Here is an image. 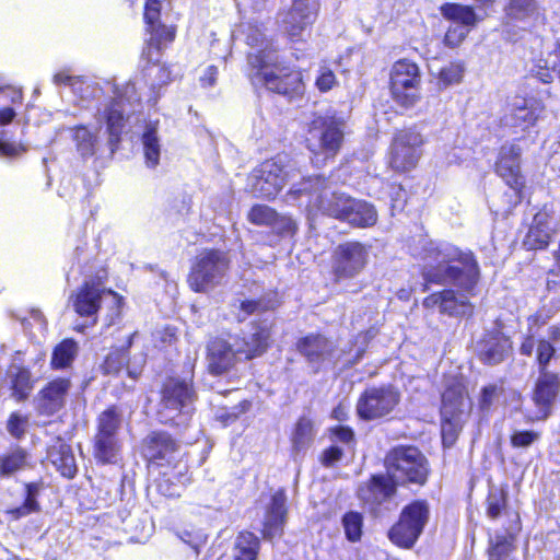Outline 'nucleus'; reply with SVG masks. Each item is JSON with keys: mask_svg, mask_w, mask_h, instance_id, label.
<instances>
[{"mask_svg": "<svg viewBox=\"0 0 560 560\" xmlns=\"http://www.w3.org/2000/svg\"><path fill=\"white\" fill-rule=\"evenodd\" d=\"M550 229L542 224L540 215H536L527 234V244L533 248H542L549 244Z\"/></svg>", "mask_w": 560, "mask_h": 560, "instance_id": "nucleus-46", "label": "nucleus"}, {"mask_svg": "<svg viewBox=\"0 0 560 560\" xmlns=\"http://www.w3.org/2000/svg\"><path fill=\"white\" fill-rule=\"evenodd\" d=\"M422 276L427 282L453 284L471 290L479 276L478 265L469 253H460L450 245L429 242L423 246Z\"/></svg>", "mask_w": 560, "mask_h": 560, "instance_id": "nucleus-1", "label": "nucleus"}, {"mask_svg": "<svg viewBox=\"0 0 560 560\" xmlns=\"http://www.w3.org/2000/svg\"><path fill=\"white\" fill-rule=\"evenodd\" d=\"M248 67L253 85H264L271 92L290 97L301 95L304 91L301 72L281 66L276 50H270L265 56L250 54Z\"/></svg>", "mask_w": 560, "mask_h": 560, "instance_id": "nucleus-2", "label": "nucleus"}, {"mask_svg": "<svg viewBox=\"0 0 560 560\" xmlns=\"http://www.w3.org/2000/svg\"><path fill=\"white\" fill-rule=\"evenodd\" d=\"M556 353V347L546 339H540L536 348V360L539 365V372H549L547 366Z\"/></svg>", "mask_w": 560, "mask_h": 560, "instance_id": "nucleus-55", "label": "nucleus"}, {"mask_svg": "<svg viewBox=\"0 0 560 560\" xmlns=\"http://www.w3.org/2000/svg\"><path fill=\"white\" fill-rule=\"evenodd\" d=\"M249 406L250 404L247 400H243L238 405L234 406L230 412H225L219 418L225 423L235 421L240 415L245 413L249 409Z\"/></svg>", "mask_w": 560, "mask_h": 560, "instance_id": "nucleus-62", "label": "nucleus"}, {"mask_svg": "<svg viewBox=\"0 0 560 560\" xmlns=\"http://www.w3.org/2000/svg\"><path fill=\"white\" fill-rule=\"evenodd\" d=\"M343 141V121L334 116H317L310 124L306 145L316 164L334 158Z\"/></svg>", "mask_w": 560, "mask_h": 560, "instance_id": "nucleus-5", "label": "nucleus"}, {"mask_svg": "<svg viewBox=\"0 0 560 560\" xmlns=\"http://www.w3.org/2000/svg\"><path fill=\"white\" fill-rule=\"evenodd\" d=\"M278 305V299L276 293H267L262 298L257 301L247 300L243 301L240 304L241 313L237 314V318L240 322H243L247 318L248 315L254 313H260L268 310H273Z\"/></svg>", "mask_w": 560, "mask_h": 560, "instance_id": "nucleus-40", "label": "nucleus"}, {"mask_svg": "<svg viewBox=\"0 0 560 560\" xmlns=\"http://www.w3.org/2000/svg\"><path fill=\"white\" fill-rule=\"evenodd\" d=\"M37 510L38 503L36 502L34 495L28 490V494L27 498L25 499V502L19 508L9 510L8 513L12 516V518L18 520Z\"/></svg>", "mask_w": 560, "mask_h": 560, "instance_id": "nucleus-60", "label": "nucleus"}, {"mask_svg": "<svg viewBox=\"0 0 560 560\" xmlns=\"http://www.w3.org/2000/svg\"><path fill=\"white\" fill-rule=\"evenodd\" d=\"M300 175L287 155H278L258 165L248 177L250 192L258 198H275L281 189Z\"/></svg>", "mask_w": 560, "mask_h": 560, "instance_id": "nucleus-4", "label": "nucleus"}, {"mask_svg": "<svg viewBox=\"0 0 560 560\" xmlns=\"http://www.w3.org/2000/svg\"><path fill=\"white\" fill-rule=\"evenodd\" d=\"M362 515L358 512H349L342 518L346 536L351 541H357L362 535Z\"/></svg>", "mask_w": 560, "mask_h": 560, "instance_id": "nucleus-54", "label": "nucleus"}, {"mask_svg": "<svg viewBox=\"0 0 560 560\" xmlns=\"http://www.w3.org/2000/svg\"><path fill=\"white\" fill-rule=\"evenodd\" d=\"M399 401L400 393L392 385L370 387L360 396L357 411L365 420H376L389 415Z\"/></svg>", "mask_w": 560, "mask_h": 560, "instance_id": "nucleus-10", "label": "nucleus"}, {"mask_svg": "<svg viewBox=\"0 0 560 560\" xmlns=\"http://www.w3.org/2000/svg\"><path fill=\"white\" fill-rule=\"evenodd\" d=\"M342 450L338 446H331L327 450L324 451L323 455H322V463L325 465V466H332L334 464H336L337 462H339L342 457Z\"/></svg>", "mask_w": 560, "mask_h": 560, "instance_id": "nucleus-63", "label": "nucleus"}, {"mask_svg": "<svg viewBox=\"0 0 560 560\" xmlns=\"http://www.w3.org/2000/svg\"><path fill=\"white\" fill-rule=\"evenodd\" d=\"M376 221L377 212L375 208L364 200L354 198L346 222L358 228H369L373 226Z\"/></svg>", "mask_w": 560, "mask_h": 560, "instance_id": "nucleus-32", "label": "nucleus"}, {"mask_svg": "<svg viewBox=\"0 0 560 560\" xmlns=\"http://www.w3.org/2000/svg\"><path fill=\"white\" fill-rule=\"evenodd\" d=\"M424 137L416 128L397 130L388 152V165L397 173L413 170L423 153Z\"/></svg>", "mask_w": 560, "mask_h": 560, "instance_id": "nucleus-8", "label": "nucleus"}, {"mask_svg": "<svg viewBox=\"0 0 560 560\" xmlns=\"http://www.w3.org/2000/svg\"><path fill=\"white\" fill-rule=\"evenodd\" d=\"M237 35L242 36L245 43L250 47V54L265 56L266 52L275 50L270 42L266 38L260 26L252 23H242L237 30Z\"/></svg>", "mask_w": 560, "mask_h": 560, "instance_id": "nucleus-31", "label": "nucleus"}, {"mask_svg": "<svg viewBox=\"0 0 560 560\" xmlns=\"http://www.w3.org/2000/svg\"><path fill=\"white\" fill-rule=\"evenodd\" d=\"M247 219L256 225H269L282 232H294L296 229L295 222L289 217H280L272 208L266 205L254 206Z\"/></svg>", "mask_w": 560, "mask_h": 560, "instance_id": "nucleus-28", "label": "nucleus"}, {"mask_svg": "<svg viewBox=\"0 0 560 560\" xmlns=\"http://www.w3.org/2000/svg\"><path fill=\"white\" fill-rule=\"evenodd\" d=\"M229 267L230 259L226 253L206 249L196 257L188 283L195 292H208L222 282Z\"/></svg>", "mask_w": 560, "mask_h": 560, "instance_id": "nucleus-7", "label": "nucleus"}, {"mask_svg": "<svg viewBox=\"0 0 560 560\" xmlns=\"http://www.w3.org/2000/svg\"><path fill=\"white\" fill-rule=\"evenodd\" d=\"M318 72L319 73L315 82L317 89L320 92L330 91L337 84L335 73L326 66H322Z\"/></svg>", "mask_w": 560, "mask_h": 560, "instance_id": "nucleus-59", "label": "nucleus"}, {"mask_svg": "<svg viewBox=\"0 0 560 560\" xmlns=\"http://www.w3.org/2000/svg\"><path fill=\"white\" fill-rule=\"evenodd\" d=\"M118 436L104 435L95 433L93 454L94 457L102 464L115 462L119 452Z\"/></svg>", "mask_w": 560, "mask_h": 560, "instance_id": "nucleus-33", "label": "nucleus"}, {"mask_svg": "<svg viewBox=\"0 0 560 560\" xmlns=\"http://www.w3.org/2000/svg\"><path fill=\"white\" fill-rule=\"evenodd\" d=\"M423 306L427 308L439 307L441 313L451 316H466L472 313V305L468 300L463 295L456 296L452 290H444L427 296L423 300Z\"/></svg>", "mask_w": 560, "mask_h": 560, "instance_id": "nucleus-23", "label": "nucleus"}, {"mask_svg": "<svg viewBox=\"0 0 560 560\" xmlns=\"http://www.w3.org/2000/svg\"><path fill=\"white\" fill-rule=\"evenodd\" d=\"M177 450L176 442L165 432L153 433L150 436L148 453L149 460L163 459L168 457Z\"/></svg>", "mask_w": 560, "mask_h": 560, "instance_id": "nucleus-34", "label": "nucleus"}, {"mask_svg": "<svg viewBox=\"0 0 560 560\" xmlns=\"http://www.w3.org/2000/svg\"><path fill=\"white\" fill-rule=\"evenodd\" d=\"M508 492L503 488H491L487 498V515L497 518L506 505Z\"/></svg>", "mask_w": 560, "mask_h": 560, "instance_id": "nucleus-51", "label": "nucleus"}, {"mask_svg": "<svg viewBox=\"0 0 560 560\" xmlns=\"http://www.w3.org/2000/svg\"><path fill=\"white\" fill-rule=\"evenodd\" d=\"M287 495L284 490H278L271 499L264 523V536L273 539L282 534L287 516Z\"/></svg>", "mask_w": 560, "mask_h": 560, "instance_id": "nucleus-25", "label": "nucleus"}, {"mask_svg": "<svg viewBox=\"0 0 560 560\" xmlns=\"http://www.w3.org/2000/svg\"><path fill=\"white\" fill-rule=\"evenodd\" d=\"M270 339V330L268 325H254L244 332L242 337L235 338V347H237L241 357L250 360L260 357L268 348Z\"/></svg>", "mask_w": 560, "mask_h": 560, "instance_id": "nucleus-22", "label": "nucleus"}, {"mask_svg": "<svg viewBox=\"0 0 560 560\" xmlns=\"http://www.w3.org/2000/svg\"><path fill=\"white\" fill-rule=\"evenodd\" d=\"M538 7L536 0H510L505 12L508 16L514 20H525L537 13Z\"/></svg>", "mask_w": 560, "mask_h": 560, "instance_id": "nucleus-45", "label": "nucleus"}, {"mask_svg": "<svg viewBox=\"0 0 560 560\" xmlns=\"http://www.w3.org/2000/svg\"><path fill=\"white\" fill-rule=\"evenodd\" d=\"M463 417L464 416H455V417H442V439L443 444L447 447H451L463 428Z\"/></svg>", "mask_w": 560, "mask_h": 560, "instance_id": "nucleus-48", "label": "nucleus"}, {"mask_svg": "<svg viewBox=\"0 0 560 560\" xmlns=\"http://www.w3.org/2000/svg\"><path fill=\"white\" fill-rule=\"evenodd\" d=\"M396 481L388 475H374L358 488V497L365 504L380 505L396 492Z\"/></svg>", "mask_w": 560, "mask_h": 560, "instance_id": "nucleus-19", "label": "nucleus"}, {"mask_svg": "<svg viewBox=\"0 0 560 560\" xmlns=\"http://www.w3.org/2000/svg\"><path fill=\"white\" fill-rule=\"evenodd\" d=\"M121 415L115 407H110L100 413L97 418L96 433L104 435L118 436L121 427Z\"/></svg>", "mask_w": 560, "mask_h": 560, "instance_id": "nucleus-42", "label": "nucleus"}, {"mask_svg": "<svg viewBox=\"0 0 560 560\" xmlns=\"http://www.w3.org/2000/svg\"><path fill=\"white\" fill-rule=\"evenodd\" d=\"M27 464V454L22 448H15L0 459V474L9 476L23 469Z\"/></svg>", "mask_w": 560, "mask_h": 560, "instance_id": "nucleus-44", "label": "nucleus"}, {"mask_svg": "<svg viewBox=\"0 0 560 560\" xmlns=\"http://www.w3.org/2000/svg\"><path fill=\"white\" fill-rule=\"evenodd\" d=\"M196 399L192 386L186 381L170 380L162 390V409L159 411L162 422H174L179 413H189Z\"/></svg>", "mask_w": 560, "mask_h": 560, "instance_id": "nucleus-12", "label": "nucleus"}, {"mask_svg": "<svg viewBox=\"0 0 560 560\" xmlns=\"http://www.w3.org/2000/svg\"><path fill=\"white\" fill-rule=\"evenodd\" d=\"M560 392V378L553 372H539L535 384L533 400L541 412V418L546 419Z\"/></svg>", "mask_w": 560, "mask_h": 560, "instance_id": "nucleus-21", "label": "nucleus"}, {"mask_svg": "<svg viewBox=\"0 0 560 560\" xmlns=\"http://www.w3.org/2000/svg\"><path fill=\"white\" fill-rule=\"evenodd\" d=\"M243 359L235 347V341L214 339L208 346V366L212 374H223Z\"/></svg>", "mask_w": 560, "mask_h": 560, "instance_id": "nucleus-17", "label": "nucleus"}, {"mask_svg": "<svg viewBox=\"0 0 560 560\" xmlns=\"http://www.w3.org/2000/svg\"><path fill=\"white\" fill-rule=\"evenodd\" d=\"M368 247L360 242L339 244L332 254V273L336 281L352 279L368 262Z\"/></svg>", "mask_w": 560, "mask_h": 560, "instance_id": "nucleus-11", "label": "nucleus"}, {"mask_svg": "<svg viewBox=\"0 0 560 560\" xmlns=\"http://www.w3.org/2000/svg\"><path fill=\"white\" fill-rule=\"evenodd\" d=\"M387 475L397 483L424 485L429 475L428 460L412 446H398L385 457Z\"/></svg>", "mask_w": 560, "mask_h": 560, "instance_id": "nucleus-6", "label": "nucleus"}, {"mask_svg": "<svg viewBox=\"0 0 560 560\" xmlns=\"http://www.w3.org/2000/svg\"><path fill=\"white\" fill-rule=\"evenodd\" d=\"M128 355L125 351L115 350L109 352L104 362L101 364V370L106 375H117L126 365Z\"/></svg>", "mask_w": 560, "mask_h": 560, "instance_id": "nucleus-53", "label": "nucleus"}, {"mask_svg": "<svg viewBox=\"0 0 560 560\" xmlns=\"http://www.w3.org/2000/svg\"><path fill=\"white\" fill-rule=\"evenodd\" d=\"M444 18L455 22V25H463L466 28L474 26L478 19L471 7L457 3H445L441 7Z\"/></svg>", "mask_w": 560, "mask_h": 560, "instance_id": "nucleus-37", "label": "nucleus"}, {"mask_svg": "<svg viewBox=\"0 0 560 560\" xmlns=\"http://www.w3.org/2000/svg\"><path fill=\"white\" fill-rule=\"evenodd\" d=\"M27 422H28V420L26 417H24L20 413L13 412L9 417V420L7 423V430L12 436L20 439L25 433Z\"/></svg>", "mask_w": 560, "mask_h": 560, "instance_id": "nucleus-57", "label": "nucleus"}, {"mask_svg": "<svg viewBox=\"0 0 560 560\" xmlns=\"http://www.w3.org/2000/svg\"><path fill=\"white\" fill-rule=\"evenodd\" d=\"M538 115L537 106L525 98H517L513 104L511 120L513 126L526 129L536 122Z\"/></svg>", "mask_w": 560, "mask_h": 560, "instance_id": "nucleus-35", "label": "nucleus"}, {"mask_svg": "<svg viewBox=\"0 0 560 560\" xmlns=\"http://www.w3.org/2000/svg\"><path fill=\"white\" fill-rule=\"evenodd\" d=\"M180 539L189 545L197 553L199 552V548L206 542V537L202 534L192 535L188 532H185L180 536Z\"/></svg>", "mask_w": 560, "mask_h": 560, "instance_id": "nucleus-64", "label": "nucleus"}, {"mask_svg": "<svg viewBox=\"0 0 560 560\" xmlns=\"http://www.w3.org/2000/svg\"><path fill=\"white\" fill-rule=\"evenodd\" d=\"M522 150L517 144L501 147L495 163V173L516 192L524 187V177L521 173L520 159Z\"/></svg>", "mask_w": 560, "mask_h": 560, "instance_id": "nucleus-14", "label": "nucleus"}, {"mask_svg": "<svg viewBox=\"0 0 560 560\" xmlns=\"http://www.w3.org/2000/svg\"><path fill=\"white\" fill-rule=\"evenodd\" d=\"M70 388L69 378L59 377L49 382L35 397L38 412L50 416L59 411L65 406Z\"/></svg>", "mask_w": 560, "mask_h": 560, "instance_id": "nucleus-15", "label": "nucleus"}, {"mask_svg": "<svg viewBox=\"0 0 560 560\" xmlns=\"http://www.w3.org/2000/svg\"><path fill=\"white\" fill-rule=\"evenodd\" d=\"M468 33L469 28H466L463 25H452L448 27L444 36V43L448 47H457L466 38Z\"/></svg>", "mask_w": 560, "mask_h": 560, "instance_id": "nucleus-58", "label": "nucleus"}, {"mask_svg": "<svg viewBox=\"0 0 560 560\" xmlns=\"http://www.w3.org/2000/svg\"><path fill=\"white\" fill-rule=\"evenodd\" d=\"M288 196L293 199L307 198L305 205L308 214L315 217L318 212L346 222L353 199L343 192L329 191L326 179L322 176L303 178L292 184Z\"/></svg>", "mask_w": 560, "mask_h": 560, "instance_id": "nucleus-3", "label": "nucleus"}, {"mask_svg": "<svg viewBox=\"0 0 560 560\" xmlns=\"http://www.w3.org/2000/svg\"><path fill=\"white\" fill-rule=\"evenodd\" d=\"M512 535H498L488 550L489 560H506L513 550Z\"/></svg>", "mask_w": 560, "mask_h": 560, "instance_id": "nucleus-49", "label": "nucleus"}, {"mask_svg": "<svg viewBox=\"0 0 560 560\" xmlns=\"http://www.w3.org/2000/svg\"><path fill=\"white\" fill-rule=\"evenodd\" d=\"M421 533L407 523L400 515L399 521L390 528L388 537L395 545L402 548H411Z\"/></svg>", "mask_w": 560, "mask_h": 560, "instance_id": "nucleus-36", "label": "nucleus"}, {"mask_svg": "<svg viewBox=\"0 0 560 560\" xmlns=\"http://www.w3.org/2000/svg\"><path fill=\"white\" fill-rule=\"evenodd\" d=\"M258 539L252 533H241L235 544V560H255L258 549Z\"/></svg>", "mask_w": 560, "mask_h": 560, "instance_id": "nucleus-43", "label": "nucleus"}, {"mask_svg": "<svg viewBox=\"0 0 560 560\" xmlns=\"http://www.w3.org/2000/svg\"><path fill=\"white\" fill-rule=\"evenodd\" d=\"M314 428L310 419L301 418L292 435L293 451L299 454L308 448L313 442Z\"/></svg>", "mask_w": 560, "mask_h": 560, "instance_id": "nucleus-41", "label": "nucleus"}, {"mask_svg": "<svg viewBox=\"0 0 560 560\" xmlns=\"http://www.w3.org/2000/svg\"><path fill=\"white\" fill-rule=\"evenodd\" d=\"M296 349L314 373L331 364L337 352L335 342L320 334H311L301 338Z\"/></svg>", "mask_w": 560, "mask_h": 560, "instance_id": "nucleus-13", "label": "nucleus"}, {"mask_svg": "<svg viewBox=\"0 0 560 560\" xmlns=\"http://www.w3.org/2000/svg\"><path fill=\"white\" fill-rule=\"evenodd\" d=\"M540 438L539 432L526 430V431H515L511 435V444L513 447H529L533 443L538 441Z\"/></svg>", "mask_w": 560, "mask_h": 560, "instance_id": "nucleus-56", "label": "nucleus"}, {"mask_svg": "<svg viewBox=\"0 0 560 560\" xmlns=\"http://www.w3.org/2000/svg\"><path fill=\"white\" fill-rule=\"evenodd\" d=\"M315 19V14L302 12L291 7L279 13L278 23L282 32H284L291 40H301Z\"/></svg>", "mask_w": 560, "mask_h": 560, "instance_id": "nucleus-24", "label": "nucleus"}, {"mask_svg": "<svg viewBox=\"0 0 560 560\" xmlns=\"http://www.w3.org/2000/svg\"><path fill=\"white\" fill-rule=\"evenodd\" d=\"M400 515L422 534L430 516L429 504L425 501H415L405 506Z\"/></svg>", "mask_w": 560, "mask_h": 560, "instance_id": "nucleus-38", "label": "nucleus"}, {"mask_svg": "<svg viewBox=\"0 0 560 560\" xmlns=\"http://www.w3.org/2000/svg\"><path fill=\"white\" fill-rule=\"evenodd\" d=\"M7 380L10 382L12 397L18 401L25 400L33 389L34 382L31 372L20 361V353L13 359L8 369Z\"/></svg>", "mask_w": 560, "mask_h": 560, "instance_id": "nucleus-27", "label": "nucleus"}, {"mask_svg": "<svg viewBox=\"0 0 560 560\" xmlns=\"http://www.w3.org/2000/svg\"><path fill=\"white\" fill-rule=\"evenodd\" d=\"M161 3L159 0H147L144 18L149 25L150 39H149V58L151 57V49L158 52L162 49L163 45L172 42L175 37V30L165 25L156 23L160 16Z\"/></svg>", "mask_w": 560, "mask_h": 560, "instance_id": "nucleus-20", "label": "nucleus"}, {"mask_svg": "<svg viewBox=\"0 0 560 560\" xmlns=\"http://www.w3.org/2000/svg\"><path fill=\"white\" fill-rule=\"evenodd\" d=\"M78 343L72 339H65L56 346L51 357L54 369L69 368L78 354Z\"/></svg>", "mask_w": 560, "mask_h": 560, "instance_id": "nucleus-39", "label": "nucleus"}, {"mask_svg": "<svg viewBox=\"0 0 560 560\" xmlns=\"http://www.w3.org/2000/svg\"><path fill=\"white\" fill-rule=\"evenodd\" d=\"M102 117L105 119L109 133L112 151L115 150L119 135L125 126V104L121 100L110 101L104 108Z\"/></svg>", "mask_w": 560, "mask_h": 560, "instance_id": "nucleus-30", "label": "nucleus"}, {"mask_svg": "<svg viewBox=\"0 0 560 560\" xmlns=\"http://www.w3.org/2000/svg\"><path fill=\"white\" fill-rule=\"evenodd\" d=\"M471 409L466 387L459 377L448 378L442 394V417L466 416Z\"/></svg>", "mask_w": 560, "mask_h": 560, "instance_id": "nucleus-16", "label": "nucleus"}, {"mask_svg": "<svg viewBox=\"0 0 560 560\" xmlns=\"http://www.w3.org/2000/svg\"><path fill=\"white\" fill-rule=\"evenodd\" d=\"M512 343L500 331H488L477 342L476 351L480 361L489 365L501 363L510 353Z\"/></svg>", "mask_w": 560, "mask_h": 560, "instance_id": "nucleus-18", "label": "nucleus"}, {"mask_svg": "<svg viewBox=\"0 0 560 560\" xmlns=\"http://www.w3.org/2000/svg\"><path fill=\"white\" fill-rule=\"evenodd\" d=\"M464 68L459 63H450L442 68L438 77L440 89H446L452 84L459 83L463 79Z\"/></svg>", "mask_w": 560, "mask_h": 560, "instance_id": "nucleus-52", "label": "nucleus"}, {"mask_svg": "<svg viewBox=\"0 0 560 560\" xmlns=\"http://www.w3.org/2000/svg\"><path fill=\"white\" fill-rule=\"evenodd\" d=\"M104 290L98 283L86 282L74 295L73 306L81 316H91L95 314L100 307V302Z\"/></svg>", "mask_w": 560, "mask_h": 560, "instance_id": "nucleus-29", "label": "nucleus"}, {"mask_svg": "<svg viewBox=\"0 0 560 560\" xmlns=\"http://www.w3.org/2000/svg\"><path fill=\"white\" fill-rule=\"evenodd\" d=\"M142 144L144 147L145 164L154 168L160 160V144L153 129H148L142 135Z\"/></svg>", "mask_w": 560, "mask_h": 560, "instance_id": "nucleus-47", "label": "nucleus"}, {"mask_svg": "<svg viewBox=\"0 0 560 560\" xmlns=\"http://www.w3.org/2000/svg\"><path fill=\"white\" fill-rule=\"evenodd\" d=\"M25 151L26 149L22 144L4 141L0 138V156L15 158Z\"/></svg>", "mask_w": 560, "mask_h": 560, "instance_id": "nucleus-61", "label": "nucleus"}, {"mask_svg": "<svg viewBox=\"0 0 560 560\" xmlns=\"http://www.w3.org/2000/svg\"><path fill=\"white\" fill-rule=\"evenodd\" d=\"M421 75L417 63L401 59L390 70V91L397 104L413 107L420 101Z\"/></svg>", "mask_w": 560, "mask_h": 560, "instance_id": "nucleus-9", "label": "nucleus"}, {"mask_svg": "<svg viewBox=\"0 0 560 560\" xmlns=\"http://www.w3.org/2000/svg\"><path fill=\"white\" fill-rule=\"evenodd\" d=\"M73 139L77 142V149L82 156L85 158L94 154L96 138L85 127H77Z\"/></svg>", "mask_w": 560, "mask_h": 560, "instance_id": "nucleus-50", "label": "nucleus"}, {"mask_svg": "<svg viewBox=\"0 0 560 560\" xmlns=\"http://www.w3.org/2000/svg\"><path fill=\"white\" fill-rule=\"evenodd\" d=\"M47 459L65 478H73L77 475L78 466L70 445L61 439L54 441L47 450Z\"/></svg>", "mask_w": 560, "mask_h": 560, "instance_id": "nucleus-26", "label": "nucleus"}]
</instances>
